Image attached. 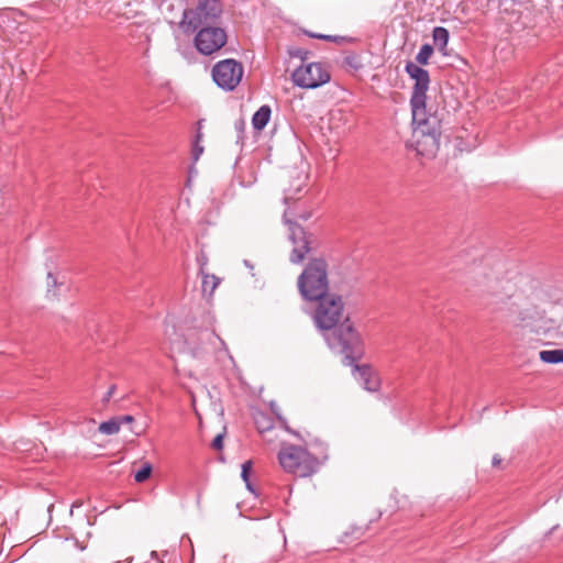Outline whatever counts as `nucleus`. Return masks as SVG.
<instances>
[{
	"instance_id": "29",
	"label": "nucleus",
	"mask_w": 563,
	"mask_h": 563,
	"mask_svg": "<svg viewBox=\"0 0 563 563\" xmlns=\"http://www.w3.org/2000/svg\"><path fill=\"white\" fill-rule=\"evenodd\" d=\"M198 261H199L200 266L202 264H205V266L207 265V258L205 256H202L201 258H198Z\"/></svg>"
},
{
	"instance_id": "10",
	"label": "nucleus",
	"mask_w": 563,
	"mask_h": 563,
	"mask_svg": "<svg viewBox=\"0 0 563 563\" xmlns=\"http://www.w3.org/2000/svg\"><path fill=\"white\" fill-rule=\"evenodd\" d=\"M243 71V66L240 62L228 58L218 62L212 67V78L218 87L227 91H232L240 84Z\"/></svg>"
},
{
	"instance_id": "1",
	"label": "nucleus",
	"mask_w": 563,
	"mask_h": 563,
	"mask_svg": "<svg viewBox=\"0 0 563 563\" xmlns=\"http://www.w3.org/2000/svg\"><path fill=\"white\" fill-rule=\"evenodd\" d=\"M412 142L421 156L433 157L440 147L442 118L438 111L431 112L426 107L411 108Z\"/></svg>"
},
{
	"instance_id": "7",
	"label": "nucleus",
	"mask_w": 563,
	"mask_h": 563,
	"mask_svg": "<svg viewBox=\"0 0 563 563\" xmlns=\"http://www.w3.org/2000/svg\"><path fill=\"white\" fill-rule=\"evenodd\" d=\"M295 86L314 89L330 81L331 75L322 63H308L297 67L291 74Z\"/></svg>"
},
{
	"instance_id": "4",
	"label": "nucleus",
	"mask_w": 563,
	"mask_h": 563,
	"mask_svg": "<svg viewBox=\"0 0 563 563\" xmlns=\"http://www.w3.org/2000/svg\"><path fill=\"white\" fill-rule=\"evenodd\" d=\"M278 461L285 472L298 477L311 476L320 465L318 457L295 444H283L278 452Z\"/></svg>"
},
{
	"instance_id": "26",
	"label": "nucleus",
	"mask_w": 563,
	"mask_h": 563,
	"mask_svg": "<svg viewBox=\"0 0 563 563\" xmlns=\"http://www.w3.org/2000/svg\"><path fill=\"white\" fill-rule=\"evenodd\" d=\"M202 122H203V120H199V121L197 122V133H196V137H195V141H194V142H198V143H200V142H201V140H202V132H201Z\"/></svg>"
},
{
	"instance_id": "20",
	"label": "nucleus",
	"mask_w": 563,
	"mask_h": 563,
	"mask_svg": "<svg viewBox=\"0 0 563 563\" xmlns=\"http://www.w3.org/2000/svg\"><path fill=\"white\" fill-rule=\"evenodd\" d=\"M433 51L434 49L430 44H423L419 53L416 55V62L420 65H427L433 54Z\"/></svg>"
},
{
	"instance_id": "17",
	"label": "nucleus",
	"mask_w": 563,
	"mask_h": 563,
	"mask_svg": "<svg viewBox=\"0 0 563 563\" xmlns=\"http://www.w3.org/2000/svg\"><path fill=\"white\" fill-rule=\"evenodd\" d=\"M305 34L308 35L311 38H318V40H323V41H328V42H334V43H338V44L351 43V42L354 41L352 37H347V36L327 35V34L314 33V32H310V31H305Z\"/></svg>"
},
{
	"instance_id": "9",
	"label": "nucleus",
	"mask_w": 563,
	"mask_h": 563,
	"mask_svg": "<svg viewBox=\"0 0 563 563\" xmlns=\"http://www.w3.org/2000/svg\"><path fill=\"white\" fill-rule=\"evenodd\" d=\"M289 231V238L294 244L289 261L292 264H300L303 262L307 254L318 249L319 242L312 233L307 232L297 223L290 222Z\"/></svg>"
},
{
	"instance_id": "25",
	"label": "nucleus",
	"mask_w": 563,
	"mask_h": 563,
	"mask_svg": "<svg viewBox=\"0 0 563 563\" xmlns=\"http://www.w3.org/2000/svg\"><path fill=\"white\" fill-rule=\"evenodd\" d=\"M212 449L214 450H221L223 448V435L218 434L211 443Z\"/></svg>"
},
{
	"instance_id": "12",
	"label": "nucleus",
	"mask_w": 563,
	"mask_h": 563,
	"mask_svg": "<svg viewBox=\"0 0 563 563\" xmlns=\"http://www.w3.org/2000/svg\"><path fill=\"white\" fill-rule=\"evenodd\" d=\"M353 368L360 376L361 384L368 391H377L380 387L378 374L367 364L357 365L354 363Z\"/></svg>"
},
{
	"instance_id": "22",
	"label": "nucleus",
	"mask_w": 563,
	"mask_h": 563,
	"mask_svg": "<svg viewBox=\"0 0 563 563\" xmlns=\"http://www.w3.org/2000/svg\"><path fill=\"white\" fill-rule=\"evenodd\" d=\"M251 467H252V461H246L242 464V472H241V476L243 478V481L245 482L246 484V487L253 492V487L250 483V471H251Z\"/></svg>"
},
{
	"instance_id": "13",
	"label": "nucleus",
	"mask_w": 563,
	"mask_h": 563,
	"mask_svg": "<svg viewBox=\"0 0 563 563\" xmlns=\"http://www.w3.org/2000/svg\"><path fill=\"white\" fill-rule=\"evenodd\" d=\"M199 274L202 277L201 280V291L203 296L211 297L216 290V288L219 286L221 279L213 275L209 274L205 271V264L201 265L199 268Z\"/></svg>"
},
{
	"instance_id": "5",
	"label": "nucleus",
	"mask_w": 563,
	"mask_h": 563,
	"mask_svg": "<svg viewBox=\"0 0 563 563\" xmlns=\"http://www.w3.org/2000/svg\"><path fill=\"white\" fill-rule=\"evenodd\" d=\"M312 301L317 302L312 320L322 333L331 331L345 319L342 296L328 292Z\"/></svg>"
},
{
	"instance_id": "28",
	"label": "nucleus",
	"mask_w": 563,
	"mask_h": 563,
	"mask_svg": "<svg viewBox=\"0 0 563 563\" xmlns=\"http://www.w3.org/2000/svg\"><path fill=\"white\" fill-rule=\"evenodd\" d=\"M501 461H503L501 457L498 454H495L493 456L492 464H493V466L497 467L501 464Z\"/></svg>"
},
{
	"instance_id": "14",
	"label": "nucleus",
	"mask_w": 563,
	"mask_h": 563,
	"mask_svg": "<svg viewBox=\"0 0 563 563\" xmlns=\"http://www.w3.org/2000/svg\"><path fill=\"white\" fill-rule=\"evenodd\" d=\"M272 114V109L269 106H262L252 118V125L254 130L262 131L266 124L268 123Z\"/></svg>"
},
{
	"instance_id": "3",
	"label": "nucleus",
	"mask_w": 563,
	"mask_h": 563,
	"mask_svg": "<svg viewBox=\"0 0 563 563\" xmlns=\"http://www.w3.org/2000/svg\"><path fill=\"white\" fill-rule=\"evenodd\" d=\"M328 263L323 257L310 258L298 276L297 287L306 301L321 298L329 292Z\"/></svg>"
},
{
	"instance_id": "2",
	"label": "nucleus",
	"mask_w": 563,
	"mask_h": 563,
	"mask_svg": "<svg viewBox=\"0 0 563 563\" xmlns=\"http://www.w3.org/2000/svg\"><path fill=\"white\" fill-rule=\"evenodd\" d=\"M328 346L344 356L345 365H353L365 353L363 339L350 317L329 332L323 333Z\"/></svg>"
},
{
	"instance_id": "23",
	"label": "nucleus",
	"mask_w": 563,
	"mask_h": 563,
	"mask_svg": "<svg viewBox=\"0 0 563 563\" xmlns=\"http://www.w3.org/2000/svg\"><path fill=\"white\" fill-rule=\"evenodd\" d=\"M202 153H203V146L200 143H198V142H194L192 143V148H191V158H192V161L197 162Z\"/></svg>"
},
{
	"instance_id": "8",
	"label": "nucleus",
	"mask_w": 563,
	"mask_h": 563,
	"mask_svg": "<svg viewBox=\"0 0 563 563\" xmlns=\"http://www.w3.org/2000/svg\"><path fill=\"white\" fill-rule=\"evenodd\" d=\"M227 32L222 27L212 26L211 24L200 26L194 38L197 51L206 56L220 51L227 44Z\"/></svg>"
},
{
	"instance_id": "15",
	"label": "nucleus",
	"mask_w": 563,
	"mask_h": 563,
	"mask_svg": "<svg viewBox=\"0 0 563 563\" xmlns=\"http://www.w3.org/2000/svg\"><path fill=\"white\" fill-rule=\"evenodd\" d=\"M540 360L548 364L563 363V349L543 350L539 353Z\"/></svg>"
},
{
	"instance_id": "11",
	"label": "nucleus",
	"mask_w": 563,
	"mask_h": 563,
	"mask_svg": "<svg viewBox=\"0 0 563 563\" xmlns=\"http://www.w3.org/2000/svg\"><path fill=\"white\" fill-rule=\"evenodd\" d=\"M406 73L410 78L415 79L412 87L410 107L419 109L427 106V91L430 85L429 71L412 62H408L405 66Z\"/></svg>"
},
{
	"instance_id": "27",
	"label": "nucleus",
	"mask_w": 563,
	"mask_h": 563,
	"mask_svg": "<svg viewBox=\"0 0 563 563\" xmlns=\"http://www.w3.org/2000/svg\"><path fill=\"white\" fill-rule=\"evenodd\" d=\"M118 420L121 421V423H129V422L134 421V417L130 416V415H126V416H123L121 418H118Z\"/></svg>"
},
{
	"instance_id": "16",
	"label": "nucleus",
	"mask_w": 563,
	"mask_h": 563,
	"mask_svg": "<svg viewBox=\"0 0 563 563\" xmlns=\"http://www.w3.org/2000/svg\"><path fill=\"white\" fill-rule=\"evenodd\" d=\"M432 37L434 45L440 49L448 45L449 42V31L443 26H437L432 31Z\"/></svg>"
},
{
	"instance_id": "21",
	"label": "nucleus",
	"mask_w": 563,
	"mask_h": 563,
	"mask_svg": "<svg viewBox=\"0 0 563 563\" xmlns=\"http://www.w3.org/2000/svg\"><path fill=\"white\" fill-rule=\"evenodd\" d=\"M152 465L144 463L143 466L135 473L134 479L136 483L145 482L152 474Z\"/></svg>"
},
{
	"instance_id": "6",
	"label": "nucleus",
	"mask_w": 563,
	"mask_h": 563,
	"mask_svg": "<svg viewBox=\"0 0 563 563\" xmlns=\"http://www.w3.org/2000/svg\"><path fill=\"white\" fill-rule=\"evenodd\" d=\"M222 13L220 0H198L195 9L183 11V19L179 23L181 30L191 34L200 26L214 23Z\"/></svg>"
},
{
	"instance_id": "18",
	"label": "nucleus",
	"mask_w": 563,
	"mask_h": 563,
	"mask_svg": "<svg viewBox=\"0 0 563 563\" xmlns=\"http://www.w3.org/2000/svg\"><path fill=\"white\" fill-rule=\"evenodd\" d=\"M121 421L113 418L99 424V431L103 434L112 435L120 431Z\"/></svg>"
},
{
	"instance_id": "24",
	"label": "nucleus",
	"mask_w": 563,
	"mask_h": 563,
	"mask_svg": "<svg viewBox=\"0 0 563 563\" xmlns=\"http://www.w3.org/2000/svg\"><path fill=\"white\" fill-rule=\"evenodd\" d=\"M115 390H117V385L115 384L110 385L108 391L104 394V396L101 399L103 405H107L110 401V399L113 396V394L115 393Z\"/></svg>"
},
{
	"instance_id": "19",
	"label": "nucleus",
	"mask_w": 563,
	"mask_h": 563,
	"mask_svg": "<svg viewBox=\"0 0 563 563\" xmlns=\"http://www.w3.org/2000/svg\"><path fill=\"white\" fill-rule=\"evenodd\" d=\"M343 64L354 71H358L364 67L361 55L355 53L347 54L343 59Z\"/></svg>"
},
{
	"instance_id": "30",
	"label": "nucleus",
	"mask_w": 563,
	"mask_h": 563,
	"mask_svg": "<svg viewBox=\"0 0 563 563\" xmlns=\"http://www.w3.org/2000/svg\"><path fill=\"white\" fill-rule=\"evenodd\" d=\"M285 428H286V430H287L288 432L294 433V432L289 429V427H285Z\"/></svg>"
}]
</instances>
